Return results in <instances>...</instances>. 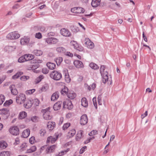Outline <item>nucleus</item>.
<instances>
[{
	"label": "nucleus",
	"mask_w": 156,
	"mask_h": 156,
	"mask_svg": "<svg viewBox=\"0 0 156 156\" xmlns=\"http://www.w3.org/2000/svg\"><path fill=\"white\" fill-rule=\"evenodd\" d=\"M105 66L104 65L101 66L100 68V72L103 77V82L104 83H105L108 80V73L107 71L104 72Z\"/></svg>",
	"instance_id": "obj_1"
},
{
	"label": "nucleus",
	"mask_w": 156,
	"mask_h": 156,
	"mask_svg": "<svg viewBox=\"0 0 156 156\" xmlns=\"http://www.w3.org/2000/svg\"><path fill=\"white\" fill-rule=\"evenodd\" d=\"M50 76L55 80H58L62 78V75L59 72L54 70L51 73Z\"/></svg>",
	"instance_id": "obj_2"
},
{
	"label": "nucleus",
	"mask_w": 156,
	"mask_h": 156,
	"mask_svg": "<svg viewBox=\"0 0 156 156\" xmlns=\"http://www.w3.org/2000/svg\"><path fill=\"white\" fill-rule=\"evenodd\" d=\"M50 108L48 107V108L43 109L42 110V112L44 113L43 117L46 120H50L51 119V116L50 115V111H49Z\"/></svg>",
	"instance_id": "obj_3"
},
{
	"label": "nucleus",
	"mask_w": 156,
	"mask_h": 156,
	"mask_svg": "<svg viewBox=\"0 0 156 156\" xmlns=\"http://www.w3.org/2000/svg\"><path fill=\"white\" fill-rule=\"evenodd\" d=\"M26 96L23 94H20L16 97V102L18 104H21L24 102L26 99Z\"/></svg>",
	"instance_id": "obj_4"
},
{
	"label": "nucleus",
	"mask_w": 156,
	"mask_h": 156,
	"mask_svg": "<svg viewBox=\"0 0 156 156\" xmlns=\"http://www.w3.org/2000/svg\"><path fill=\"white\" fill-rule=\"evenodd\" d=\"M10 133L13 135L17 136L19 134V129L17 126H13L9 129Z\"/></svg>",
	"instance_id": "obj_5"
},
{
	"label": "nucleus",
	"mask_w": 156,
	"mask_h": 156,
	"mask_svg": "<svg viewBox=\"0 0 156 156\" xmlns=\"http://www.w3.org/2000/svg\"><path fill=\"white\" fill-rule=\"evenodd\" d=\"M73 107L71 101L69 100H67L63 103V108H66L69 109H71Z\"/></svg>",
	"instance_id": "obj_6"
},
{
	"label": "nucleus",
	"mask_w": 156,
	"mask_h": 156,
	"mask_svg": "<svg viewBox=\"0 0 156 156\" xmlns=\"http://www.w3.org/2000/svg\"><path fill=\"white\" fill-rule=\"evenodd\" d=\"M20 37V35L16 32H12L7 35V38L11 40L16 39Z\"/></svg>",
	"instance_id": "obj_7"
},
{
	"label": "nucleus",
	"mask_w": 156,
	"mask_h": 156,
	"mask_svg": "<svg viewBox=\"0 0 156 156\" xmlns=\"http://www.w3.org/2000/svg\"><path fill=\"white\" fill-rule=\"evenodd\" d=\"M84 11V9L81 7H76L71 9V11L74 13H83Z\"/></svg>",
	"instance_id": "obj_8"
},
{
	"label": "nucleus",
	"mask_w": 156,
	"mask_h": 156,
	"mask_svg": "<svg viewBox=\"0 0 156 156\" xmlns=\"http://www.w3.org/2000/svg\"><path fill=\"white\" fill-rule=\"evenodd\" d=\"M60 32L61 35L65 37H70L71 35V34L69 31L64 28L61 29Z\"/></svg>",
	"instance_id": "obj_9"
},
{
	"label": "nucleus",
	"mask_w": 156,
	"mask_h": 156,
	"mask_svg": "<svg viewBox=\"0 0 156 156\" xmlns=\"http://www.w3.org/2000/svg\"><path fill=\"white\" fill-rule=\"evenodd\" d=\"M88 119L86 115H83L80 118V123L81 125H85L87 122Z\"/></svg>",
	"instance_id": "obj_10"
},
{
	"label": "nucleus",
	"mask_w": 156,
	"mask_h": 156,
	"mask_svg": "<svg viewBox=\"0 0 156 156\" xmlns=\"http://www.w3.org/2000/svg\"><path fill=\"white\" fill-rule=\"evenodd\" d=\"M46 41L48 44H55L58 42V41L55 38L51 37L47 38L46 39Z\"/></svg>",
	"instance_id": "obj_11"
},
{
	"label": "nucleus",
	"mask_w": 156,
	"mask_h": 156,
	"mask_svg": "<svg viewBox=\"0 0 156 156\" xmlns=\"http://www.w3.org/2000/svg\"><path fill=\"white\" fill-rule=\"evenodd\" d=\"M24 106L26 108H29L31 107L33 103V101L30 100H26L24 103Z\"/></svg>",
	"instance_id": "obj_12"
},
{
	"label": "nucleus",
	"mask_w": 156,
	"mask_h": 156,
	"mask_svg": "<svg viewBox=\"0 0 156 156\" xmlns=\"http://www.w3.org/2000/svg\"><path fill=\"white\" fill-rule=\"evenodd\" d=\"M25 55L27 56V57H25L26 61H29L30 63H35L36 62L33 59L34 58V56L33 55L25 54Z\"/></svg>",
	"instance_id": "obj_13"
},
{
	"label": "nucleus",
	"mask_w": 156,
	"mask_h": 156,
	"mask_svg": "<svg viewBox=\"0 0 156 156\" xmlns=\"http://www.w3.org/2000/svg\"><path fill=\"white\" fill-rule=\"evenodd\" d=\"M62 101H58L55 103L53 106V108L55 111L59 110L62 106Z\"/></svg>",
	"instance_id": "obj_14"
},
{
	"label": "nucleus",
	"mask_w": 156,
	"mask_h": 156,
	"mask_svg": "<svg viewBox=\"0 0 156 156\" xmlns=\"http://www.w3.org/2000/svg\"><path fill=\"white\" fill-rule=\"evenodd\" d=\"M73 64L74 66L78 68H83V62L80 61L75 60L74 61Z\"/></svg>",
	"instance_id": "obj_15"
},
{
	"label": "nucleus",
	"mask_w": 156,
	"mask_h": 156,
	"mask_svg": "<svg viewBox=\"0 0 156 156\" xmlns=\"http://www.w3.org/2000/svg\"><path fill=\"white\" fill-rule=\"evenodd\" d=\"M30 41V38L26 37H24L20 40V43L22 45H24L27 44Z\"/></svg>",
	"instance_id": "obj_16"
},
{
	"label": "nucleus",
	"mask_w": 156,
	"mask_h": 156,
	"mask_svg": "<svg viewBox=\"0 0 156 156\" xmlns=\"http://www.w3.org/2000/svg\"><path fill=\"white\" fill-rule=\"evenodd\" d=\"M9 89L10 90L11 94L13 95H16L18 93L17 89L14 85H12L10 86Z\"/></svg>",
	"instance_id": "obj_17"
},
{
	"label": "nucleus",
	"mask_w": 156,
	"mask_h": 156,
	"mask_svg": "<svg viewBox=\"0 0 156 156\" xmlns=\"http://www.w3.org/2000/svg\"><path fill=\"white\" fill-rule=\"evenodd\" d=\"M58 137V135H56L55 137L50 136L48 138L47 142H51L52 144L54 143Z\"/></svg>",
	"instance_id": "obj_18"
},
{
	"label": "nucleus",
	"mask_w": 156,
	"mask_h": 156,
	"mask_svg": "<svg viewBox=\"0 0 156 156\" xmlns=\"http://www.w3.org/2000/svg\"><path fill=\"white\" fill-rule=\"evenodd\" d=\"M55 123L54 122H49L47 124V127L50 130H52L55 126Z\"/></svg>",
	"instance_id": "obj_19"
},
{
	"label": "nucleus",
	"mask_w": 156,
	"mask_h": 156,
	"mask_svg": "<svg viewBox=\"0 0 156 156\" xmlns=\"http://www.w3.org/2000/svg\"><path fill=\"white\" fill-rule=\"evenodd\" d=\"M101 0H92L91 4L93 7H96L100 4Z\"/></svg>",
	"instance_id": "obj_20"
},
{
	"label": "nucleus",
	"mask_w": 156,
	"mask_h": 156,
	"mask_svg": "<svg viewBox=\"0 0 156 156\" xmlns=\"http://www.w3.org/2000/svg\"><path fill=\"white\" fill-rule=\"evenodd\" d=\"M59 97V93L58 92H55L54 93L51 97V101H54L57 99Z\"/></svg>",
	"instance_id": "obj_21"
},
{
	"label": "nucleus",
	"mask_w": 156,
	"mask_h": 156,
	"mask_svg": "<svg viewBox=\"0 0 156 156\" xmlns=\"http://www.w3.org/2000/svg\"><path fill=\"white\" fill-rule=\"evenodd\" d=\"M30 134V130L27 129L23 131L22 133V136L25 138L27 137Z\"/></svg>",
	"instance_id": "obj_22"
},
{
	"label": "nucleus",
	"mask_w": 156,
	"mask_h": 156,
	"mask_svg": "<svg viewBox=\"0 0 156 156\" xmlns=\"http://www.w3.org/2000/svg\"><path fill=\"white\" fill-rule=\"evenodd\" d=\"M67 96L70 99H73L75 98L76 94L73 91H71L69 93Z\"/></svg>",
	"instance_id": "obj_23"
},
{
	"label": "nucleus",
	"mask_w": 156,
	"mask_h": 156,
	"mask_svg": "<svg viewBox=\"0 0 156 156\" xmlns=\"http://www.w3.org/2000/svg\"><path fill=\"white\" fill-rule=\"evenodd\" d=\"M46 65L48 68L51 70L55 69L56 67L55 64L51 62H48L46 64Z\"/></svg>",
	"instance_id": "obj_24"
},
{
	"label": "nucleus",
	"mask_w": 156,
	"mask_h": 156,
	"mask_svg": "<svg viewBox=\"0 0 156 156\" xmlns=\"http://www.w3.org/2000/svg\"><path fill=\"white\" fill-rule=\"evenodd\" d=\"M32 53L37 56H40L42 55L43 52L41 50L36 49L34 50Z\"/></svg>",
	"instance_id": "obj_25"
},
{
	"label": "nucleus",
	"mask_w": 156,
	"mask_h": 156,
	"mask_svg": "<svg viewBox=\"0 0 156 156\" xmlns=\"http://www.w3.org/2000/svg\"><path fill=\"white\" fill-rule=\"evenodd\" d=\"M7 145V144L4 141H0V149H3L6 148Z\"/></svg>",
	"instance_id": "obj_26"
},
{
	"label": "nucleus",
	"mask_w": 156,
	"mask_h": 156,
	"mask_svg": "<svg viewBox=\"0 0 156 156\" xmlns=\"http://www.w3.org/2000/svg\"><path fill=\"white\" fill-rule=\"evenodd\" d=\"M83 131L80 130L78 131L76 135V139L77 140H79L83 137Z\"/></svg>",
	"instance_id": "obj_27"
},
{
	"label": "nucleus",
	"mask_w": 156,
	"mask_h": 156,
	"mask_svg": "<svg viewBox=\"0 0 156 156\" xmlns=\"http://www.w3.org/2000/svg\"><path fill=\"white\" fill-rule=\"evenodd\" d=\"M56 51L58 52L64 53L66 52V50L65 48L62 47H59L56 48Z\"/></svg>",
	"instance_id": "obj_28"
},
{
	"label": "nucleus",
	"mask_w": 156,
	"mask_h": 156,
	"mask_svg": "<svg viewBox=\"0 0 156 156\" xmlns=\"http://www.w3.org/2000/svg\"><path fill=\"white\" fill-rule=\"evenodd\" d=\"M81 105L84 107H86L88 105V103L87 99L83 98L81 100Z\"/></svg>",
	"instance_id": "obj_29"
},
{
	"label": "nucleus",
	"mask_w": 156,
	"mask_h": 156,
	"mask_svg": "<svg viewBox=\"0 0 156 156\" xmlns=\"http://www.w3.org/2000/svg\"><path fill=\"white\" fill-rule=\"evenodd\" d=\"M62 94L64 95H67L68 93V89L67 87H64V88L62 89L61 91Z\"/></svg>",
	"instance_id": "obj_30"
},
{
	"label": "nucleus",
	"mask_w": 156,
	"mask_h": 156,
	"mask_svg": "<svg viewBox=\"0 0 156 156\" xmlns=\"http://www.w3.org/2000/svg\"><path fill=\"white\" fill-rule=\"evenodd\" d=\"M27 116V113L23 111L20 113L19 118L20 119H23L25 118Z\"/></svg>",
	"instance_id": "obj_31"
},
{
	"label": "nucleus",
	"mask_w": 156,
	"mask_h": 156,
	"mask_svg": "<svg viewBox=\"0 0 156 156\" xmlns=\"http://www.w3.org/2000/svg\"><path fill=\"white\" fill-rule=\"evenodd\" d=\"M55 61L56 62L57 65L58 66H59L60 65L61 63L62 62L63 59L61 57H58L56 58L55 59Z\"/></svg>",
	"instance_id": "obj_32"
},
{
	"label": "nucleus",
	"mask_w": 156,
	"mask_h": 156,
	"mask_svg": "<svg viewBox=\"0 0 156 156\" xmlns=\"http://www.w3.org/2000/svg\"><path fill=\"white\" fill-rule=\"evenodd\" d=\"M40 66V65L38 64H34L32 65H30L28 67L29 70H35L36 69Z\"/></svg>",
	"instance_id": "obj_33"
},
{
	"label": "nucleus",
	"mask_w": 156,
	"mask_h": 156,
	"mask_svg": "<svg viewBox=\"0 0 156 156\" xmlns=\"http://www.w3.org/2000/svg\"><path fill=\"white\" fill-rule=\"evenodd\" d=\"M9 111V110L8 109L3 108L0 110V114L5 115L8 114Z\"/></svg>",
	"instance_id": "obj_34"
},
{
	"label": "nucleus",
	"mask_w": 156,
	"mask_h": 156,
	"mask_svg": "<svg viewBox=\"0 0 156 156\" xmlns=\"http://www.w3.org/2000/svg\"><path fill=\"white\" fill-rule=\"evenodd\" d=\"M56 146L55 145H53L48 147L46 149V151H47V153H48L49 152H51L54 150L56 147Z\"/></svg>",
	"instance_id": "obj_35"
},
{
	"label": "nucleus",
	"mask_w": 156,
	"mask_h": 156,
	"mask_svg": "<svg viewBox=\"0 0 156 156\" xmlns=\"http://www.w3.org/2000/svg\"><path fill=\"white\" fill-rule=\"evenodd\" d=\"M90 66L94 70L98 69L99 68L98 66L96 64L91 62L89 64Z\"/></svg>",
	"instance_id": "obj_36"
},
{
	"label": "nucleus",
	"mask_w": 156,
	"mask_h": 156,
	"mask_svg": "<svg viewBox=\"0 0 156 156\" xmlns=\"http://www.w3.org/2000/svg\"><path fill=\"white\" fill-rule=\"evenodd\" d=\"M74 48L80 51H83V48L81 46H79L77 43Z\"/></svg>",
	"instance_id": "obj_37"
},
{
	"label": "nucleus",
	"mask_w": 156,
	"mask_h": 156,
	"mask_svg": "<svg viewBox=\"0 0 156 156\" xmlns=\"http://www.w3.org/2000/svg\"><path fill=\"white\" fill-rule=\"evenodd\" d=\"M86 44L89 45V48H92L94 47V43L92 42H91L90 40L89 39H88L87 41L86 42Z\"/></svg>",
	"instance_id": "obj_38"
},
{
	"label": "nucleus",
	"mask_w": 156,
	"mask_h": 156,
	"mask_svg": "<svg viewBox=\"0 0 156 156\" xmlns=\"http://www.w3.org/2000/svg\"><path fill=\"white\" fill-rule=\"evenodd\" d=\"M27 56H26L25 55L23 56L20 57L18 60V62H23L25 61H26V59L25 57H27Z\"/></svg>",
	"instance_id": "obj_39"
},
{
	"label": "nucleus",
	"mask_w": 156,
	"mask_h": 156,
	"mask_svg": "<svg viewBox=\"0 0 156 156\" xmlns=\"http://www.w3.org/2000/svg\"><path fill=\"white\" fill-rule=\"evenodd\" d=\"M13 47L12 46H7L5 47L4 51L6 52H9L12 50Z\"/></svg>",
	"instance_id": "obj_40"
},
{
	"label": "nucleus",
	"mask_w": 156,
	"mask_h": 156,
	"mask_svg": "<svg viewBox=\"0 0 156 156\" xmlns=\"http://www.w3.org/2000/svg\"><path fill=\"white\" fill-rule=\"evenodd\" d=\"M76 131L75 129H73L70 130L68 132L69 136H70V137L73 136L76 133Z\"/></svg>",
	"instance_id": "obj_41"
},
{
	"label": "nucleus",
	"mask_w": 156,
	"mask_h": 156,
	"mask_svg": "<svg viewBox=\"0 0 156 156\" xmlns=\"http://www.w3.org/2000/svg\"><path fill=\"white\" fill-rule=\"evenodd\" d=\"M36 150V147L35 146H33L31 147V148L27 150L28 153H31L35 151Z\"/></svg>",
	"instance_id": "obj_42"
},
{
	"label": "nucleus",
	"mask_w": 156,
	"mask_h": 156,
	"mask_svg": "<svg viewBox=\"0 0 156 156\" xmlns=\"http://www.w3.org/2000/svg\"><path fill=\"white\" fill-rule=\"evenodd\" d=\"M5 97L2 95H0V105H2L5 100Z\"/></svg>",
	"instance_id": "obj_43"
},
{
	"label": "nucleus",
	"mask_w": 156,
	"mask_h": 156,
	"mask_svg": "<svg viewBox=\"0 0 156 156\" xmlns=\"http://www.w3.org/2000/svg\"><path fill=\"white\" fill-rule=\"evenodd\" d=\"M70 126V123H67L65 124L62 127L63 129L65 130L67 129Z\"/></svg>",
	"instance_id": "obj_44"
},
{
	"label": "nucleus",
	"mask_w": 156,
	"mask_h": 156,
	"mask_svg": "<svg viewBox=\"0 0 156 156\" xmlns=\"http://www.w3.org/2000/svg\"><path fill=\"white\" fill-rule=\"evenodd\" d=\"M12 103V100H10L9 101H6L4 104V105L5 106H8L11 104Z\"/></svg>",
	"instance_id": "obj_45"
},
{
	"label": "nucleus",
	"mask_w": 156,
	"mask_h": 156,
	"mask_svg": "<svg viewBox=\"0 0 156 156\" xmlns=\"http://www.w3.org/2000/svg\"><path fill=\"white\" fill-rule=\"evenodd\" d=\"M39 133L40 134L41 136H44L45 133H46V130L44 129H41L40 130Z\"/></svg>",
	"instance_id": "obj_46"
},
{
	"label": "nucleus",
	"mask_w": 156,
	"mask_h": 156,
	"mask_svg": "<svg viewBox=\"0 0 156 156\" xmlns=\"http://www.w3.org/2000/svg\"><path fill=\"white\" fill-rule=\"evenodd\" d=\"M29 78V77L28 76H21L20 79L21 80L25 81L28 80Z\"/></svg>",
	"instance_id": "obj_47"
},
{
	"label": "nucleus",
	"mask_w": 156,
	"mask_h": 156,
	"mask_svg": "<svg viewBox=\"0 0 156 156\" xmlns=\"http://www.w3.org/2000/svg\"><path fill=\"white\" fill-rule=\"evenodd\" d=\"M48 87L47 84L43 86L41 88V90L42 91H45L48 89Z\"/></svg>",
	"instance_id": "obj_48"
},
{
	"label": "nucleus",
	"mask_w": 156,
	"mask_h": 156,
	"mask_svg": "<svg viewBox=\"0 0 156 156\" xmlns=\"http://www.w3.org/2000/svg\"><path fill=\"white\" fill-rule=\"evenodd\" d=\"M35 140V137L34 136H32L29 139L30 143L32 144L34 143Z\"/></svg>",
	"instance_id": "obj_49"
},
{
	"label": "nucleus",
	"mask_w": 156,
	"mask_h": 156,
	"mask_svg": "<svg viewBox=\"0 0 156 156\" xmlns=\"http://www.w3.org/2000/svg\"><path fill=\"white\" fill-rule=\"evenodd\" d=\"M87 147L86 146L83 147L80 150V154H83L84 152V151H85V149H87Z\"/></svg>",
	"instance_id": "obj_50"
},
{
	"label": "nucleus",
	"mask_w": 156,
	"mask_h": 156,
	"mask_svg": "<svg viewBox=\"0 0 156 156\" xmlns=\"http://www.w3.org/2000/svg\"><path fill=\"white\" fill-rule=\"evenodd\" d=\"M68 151V150L67 151H62L61 152L59 153L58 154L56 155L57 156H61L63 155L64 153H66Z\"/></svg>",
	"instance_id": "obj_51"
},
{
	"label": "nucleus",
	"mask_w": 156,
	"mask_h": 156,
	"mask_svg": "<svg viewBox=\"0 0 156 156\" xmlns=\"http://www.w3.org/2000/svg\"><path fill=\"white\" fill-rule=\"evenodd\" d=\"M65 79L67 82L68 83L70 82V79L69 78V76L68 74V75H66V74H65Z\"/></svg>",
	"instance_id": "obj_52"
},
{
	"label": "nucleus",
	"mask_w": 156,
	"mask_h": 156,
	"mask_svg": "<svg viewBox=\"0 0 156 156\" xmlns=\"http://www.w3.org/2000/svg\"><path fill=\"white\" fill-rule=\"evenodd\" d=\"M41 34L40 33H37L35 35V37L38 39H40L42 37Z\"/></svg>",
	"instance_id": "obj_53"
},
{
	"label": "nucleus",
	"mask_w": 156,
	"mask_h": 156,
	"mask_svg": "<svg viewBox=\"0 0 156 156\" xmlns=\"http://www.w3.org/2000/svg\"><path fill=\"white\" fill-rule=\"evenodd\" d=\"M35 90V89H32L30 90H29L26 91L27 94H31L34 93Z\"/></svg>",
	"instance_id": "obj_54"
},
{
	"label": "nucleus",
	"mask_w": 156,
	"mask_h": 156,
	"mask_svg": "<svg viewBox=\"0 0 156 156\" xmlns=\"http://www.w3.org/2000/svg\"><path fill=\"white\" fill-rule=\"evenodd\" d=\"M93 101L94 105L96 108H97V103L96 102V98H93Z\"/></svg>",
	"instance_id": "obj_55"
},
{
	"label": "nucleus",
	"mask_w": 156,
	"mask_h": 156,
	"mask_svg": "<svg viewBox=\"0 0 156 156\" xmlns=\"http://www.w3.org/2000/svg\"><path fill=\"white\" fill-rule=\"evenodd\" d=\"M64 54L65 55L70 57H72L73 56V54L69 52H66H66L64 53Z\"/></svg>",
	"instance_id": "obj_56"
},
{
	"label": "nucleus",
	"mask_w": 156,
	"mask_h": 156,
	"mask_svg": "<svg viewBox=\"0 0 156 156\" xmlns=\"http://www.w3.org/2000/svg\"><path fill=\"white\" fill-rule=\"evenodd\" d=\"M48 70L46 68H43L42 69V72L44 74H47L48 73Z\"/></svg>",
	"instance_id": "obj_57"
},
{
	"label": "nucleus",
	"mask_w": 156,
	"mask_h": 156,
	"mask_svg": "<svg viewBox=\"0 0 156 156\" xmlns=\"http://www.w3.org/2000/svg\"><path fill=\"white\" fill-rule=\"evenodd\" d=\"M77 42L75 41H72L70 42V44L71 46H72L73 48L75 47V46L76 45Z\"/></svg>",
	"instance_id": "obj_58"
},
{
	"label": "nucleus",
	"mask_w": 156,
	"mask_h": 156,
	"mask_svg": "<svg viewBox=\"0 0 156 156\" xmlns=\"http://www.w3.org/2000/svg\"><path fill=\"white\" fill-rule=\"evenodd\" d=\"M27 146L26 143H24L20 146V147L21 149H23L26 148Z\"/></svg>",
	"instance_id": "obj_59"
},
{
	"label": "nucleus",
	"mask_w": 156,
	"mask_h": 156,
	"mask_svg": "<svg viewBox=\"0 0 156 156\" xmlns=\"http://www.w3.org/2000/svg\"><path fill=\"white\" fill-rule=\"evenodd\" d=\"M147 115V111H146L145 113L143 114H142L141 115V117L142 119L144 118Z\"/></svg>",
	"instance_id": "obj_60"
},
{
	"label": "nucleus",
	"mask_w": 156,
	"mask_h": 156,
	"mask_svg": "<svg viewBox=\"0 0 156 156\" xmlns=\"http://www.w3.org/2000/svg\"><path fill=\"white\" fill-rule=\"evenodd\" d=\"M19 77V76H18L17 73H16L12 76V78L13 80H15L18 78Z\"/></svg>",
	"instance_id": "obj_61"
},
{
	"label": "nucleus",
	"mask_w": 156,
	"mask_h": 156,
	"mask_svg": "<svg viewBox=\"0 0 156 156\" xmlns=\"http://www.w3.org/2000/svg\"><path fill=\"white\" fill-rule=\"evenodd\" d=\"M20 143V140L19 138H16L15 140L14 144L16 145Z\"/></svg>",
	"instance_id": "obj_62"
},
{
	"label": "nucleus",
	"mask_w": 156,
	"mask_h": 156,
	"mask_svg": "<svg viewBox=\"0 0 156 156\" xmlns=\"http://www.w3.org/2000/svg\"><path fill=\"white\" fill-rule=\"evenodd\" d=\"M91 140H92V138H90L89 139H87L85 141H84V143L85 144H86L90 142Z\"/></svg>",
	"instance_id": "obj_63"
},
{
	"label": "nucleus",
	"mask_w": 156,
	"mask_h": 156,
	"mask_svg": "<svg viewBox=\"0 0 156 156\" xmlns=\"http://www.w3.org/2000/svg\"><path fill=\"white\" fill-rule=\"evenodd\" d=\"M36 118H37L36 116H34L33 117H32L31 118V119L33 122H36Z\"/></svg>",
	"instance_id": "obj_64"
}]
</instances>
